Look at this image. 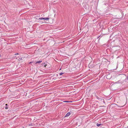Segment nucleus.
Masks as SVG:
<instances>
[{
  "label": "nucleus",
  "instance_id": "9d476101",
  "mask_svg": "<svg viewBox=\"0 0 128 128\" xmlns=\"http://www.w3.org/2000/svg\"><path fill=\"white\" fill-rule=\"evenodd\" d=\"M64 102H68V101H65Z\"/></svg>",
  "mask_w": 128,
  "mask_h": 128
},
{
  "label": "nucleus",
  "instance_id": "39448f33",
  "mask_svg": "<svg viewBox=\"0 0 128 128\" xmlns=\"http://www.w3.org/2000/svg\"><path fill=\"white\" fill-rule=\"evenodd\" d=\"M49 19V18H44V20H48Z\"/></svg>",
  "mask_w": 128,
  "mask_h": 128
},
{
  "label": "nucleus",
  "instance_id": "6e6552de",
  "mask_svg": "<svg viewBox=\"0 0 128 128\" xmlns=\"http://www.w3.org/2000/svg\"><path fill=\"white\" fill-rule=\"evenodd\" d=\"M64 74V73H59V75L60 76Z\"/></svg>",
  "mask_w": 128,
  "mask_h": 128
},
{
  "label": "nucleus",
  "instance_id": "7ed1b4c3",
  "mask_svg": "<svg viewBox=\"0 0 128 128\" xmlns=\"http://www.w3.org/2000/svg\"><path fill=\"white\" fill-rule=\"evenodd\" d=\"M42 66H45V67H46V66H47V65L45 64V63H44L43 64H42Z\"/></svg>",
  "mask_w": 128,
  "mask_h": 128
},
{
  "label": "nucleus",
  "instance_id": "dca6fc26",
  "mask_svg": "<svg viewBox=\"0 0 128 128\" xmlns=\"http://www.w3.org/2000/svg\"><path fill=\"white\" fill-rule=\"evenodd\" d=\"M61 70V68L60 69V70Z\"/></svg>",
  "mask_w": 128,
  "mask_h": 128
},
{
  "label": "nucleus",
  "instance_id": "f8f14e48",
  "mask_svg": "<svg viewBox=\"0 0 128 128\" xmlns=\"http://www.w3.org/2000/svg\"><path fill=\"white\" fill-rule=\"evenodd\" d=\"M32 63V62H30L29 63V64H31Z\"/></svg>",
  "mask_w": 128,
  "mask_h": 128
},
{
  "label": "nucleus",
  "instance_id": "f03ea898",
  "mask_svg": "<svg viewBox=\"0 0 128 128\" xmlns=\"http://www.w3.org/2000/svg\"><path fill=\"white\" fill-rule=\"evenodd\" d=\"M42 62V60H40L39 61H38L36 62V64L37 63H40L41 62Z\"/></svg>",
  "mask_w": 128,
  "mask_h": 128
},
{
  "label": "nucleus",
  "instance_id": "20e7f679",
  "mask_svg": "<svg viewBox=\"0 0 128 128\" xmlns=\"http://www.w3.org/2000/svg\"><path fill=\"white\" fill-rule=\"evenodd\" d=\"M102 124H96V126H100V125H102Z\"/></svg>",
  "mask_w": 128,
  "mask_h": 128
},
{
  "label": "nucleus",
  "instance_id": "0eeeda50",
  "mask_svg": "<svg viewBox=\"0 0 128 128\" xmlns=\"http://www.w3.org/2000/svg\"><path fill=\"white\" fill-rule=\"evenodd\" d=\"M39 19H40V20H44V18H42V17L41 18H39Z\"/></svg>",
  "mask_w": 128,
  "mask_h": 128
},
{
  "label": "nucleus",
  "instance_id": "2eb2a0df",
  "mask_svg": "<svg viewBox=\"0 0 128 128\" xmlns=\"http://www.w3.org/2000/svg\"><path fill=\"white\" fill-rule=\"evenodd\" d=\"M100 36H99L98 37V38Z\"/></svg>",
  "mask_w": 128,
  "mask_h": 128
},
{
  "label": "nucleus",
  "instance_id": "423d86ee",
  "mask_svg": "<svg viewBox=\"0 0 128 128\" xmlns=\"http://www.w3.org/2000/svg\"><path fill=\"white\" fill-rule=\"evenodd\" d=\"M22 60V58H19V59H18V60H20V61L21 60Z\"/></svg>",
  "mask_w": 128,
  "mask_h": 128
},
{
  "label": "nucleus",
  "instance_id": "ddd939ff",
  "mask_svg": "<svg viewBox=\"0 0 128 128\" xmlns=\"http://www.w3.org/2000/svg\"><path fill=\"white\" fill-rule=\"evenodd\" d=\"M5 105H6V106H7V104H6Z\"/></svg>",
  "mask_w": 128,
  "mask_h": 128
},
{
  "label": "nucleus",
  "instance_id": "f257e3e1",
  "mask_svg": "<svg viewBox=\"0 0 128 128\" xmlns=\"http://www.w3.org/2000/svg\"><path fill=\"white\" fill-rule=\"evenodd\" d=\"M70 112H68L66 114V115L65 116V117L68 116L70 115Z\"/></svg>",
  "mask_w": 128,
  "mask_h": 128
},
{
  "label": "nucleus",
  "instance_id": "1a4fd4ad",
  "mask_svg": "<svg viewBox=\"0 0 128 128\" xmlns=\"http://www.w3.org/2000/svg\"><path fill=\"white\" fill-rule=\"evenodd\" d=\"M5 108L6 109H8V108L7 106H6L5 107Z\"/></svg>",
  "mask_w": 128,
  "mask_h": 128
},
{
  "label": "nucleus",
  "instance_id": "4468645a",
  "mask_svg": "<svg viewBox=\"0 0 128 128\" xmlns=\"http://www.w3.org/2000/svg\"><path fill=\"white\" fill-rule=\"evenodd\" d=\"M102 100H103V101H104V99H102Z\"/></svg>",
  "mask_w": 128,
  "mask_h": 128
},
{
  "label": "nucleus",
  "instance_id": "9b49d317",
  "mask_svg": "<svg viewBox=\"0 0 128 128\" xmlns=\"http://www.w3.org/2000/svg\"><path fill=\"white\" fill-rule=\"evenodd\" d=\"M15 55H16V54H18L17 53V54H14Z\"/></svg>",
  "mask_w": 128,
  "mask_h": 128
}]
</instances>
